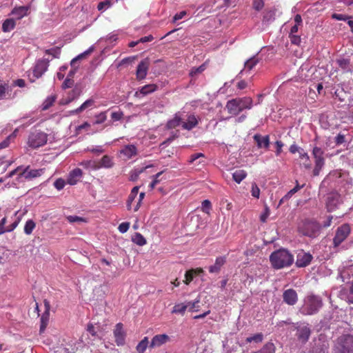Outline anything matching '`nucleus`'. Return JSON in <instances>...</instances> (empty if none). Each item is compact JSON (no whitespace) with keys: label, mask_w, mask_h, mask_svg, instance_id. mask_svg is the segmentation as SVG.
<instances>
[{"label":"nucleus","mask_w":353,"mask_h":353,"mask_svg":"<svg viewBox=\"0 0 353 353\" xmlns=\"http://www.w3.org/2000/svg\"><path fill=\"white\" fill-rule=\"evenodd\" d=\"M106 111L101 112L95 116L96 120L94 124H101L104 123L107 119Z\"/></svg>","instance_id":"49530a36"},{"label":"nucleus","mask_w":353,"mask_h":353,"mask_svg":"<svg viewBox=\"0 0 353 353\" xmlns=\"http://www.w3.org/2000/svg\"><path fill=\"white\" fill-rule=\"evenodd\" d=\"M99 170L101 168H111L114 166L112 157L104 155L100 160L97 161Z\"/></svg>","instance_id":"5701e85b"},{"label":"nucleus","mask_w":353,"mask_h":353,"mask_svg":"<svg viewBox=\"0 0 353 353\" xmlns=\"http://www.w3.org/2000/svg\"><path fill=\"white\" fill-rule=\"evenodd\" d=\"M335 353H353V336L345 334L340 336L335 344Z\"/></svg>","instance_id":"20e7f679"},{"label":"nucleus","mask_w":353,"mask_h":353,"mask_svg":"<svg viewBox=\"0 0 353 353\" xmlns=\"http://www.w3.org/2000/svg\"><path fill=\"white\" fill-rule=\"evenodd\" d=\"M74 84V81L71 78H67L64 80L61 87L63 89H67L72 87Z\"/></svg>","instance_id":"e2e57ef3"},{"label":"nucleus","mask_w":353,"mask_h":353,"mask_svg":"<svg viewBox=\"0 0 353 353\" xmlns=\"http://www.w3.org/2000/svg\"><path fill=\"white\" fill-rule=\"evenodd\" d=\"M247 176V173L243 170H237L232 174V179L237 183H240Z\"/></svg>","instance_id":"f704fd0d"},{"label":"nucleus","mask_w":353,"mask_h":353,"mask_svg":"<svg viewBox=\"0 0 353 353\" xmlns=\"http://www.w3.org/2000/svg\"><path fill=\"white\" fill-rule=\"evenodd\" d=\"M225 263V257L219 256L216 259L214 265L209 267V272L210 273H218L220 272L221 267Z\"/></svg>","instance_id":"393cba45"},{"label":"nucleus","mask_w":353,"mask_h":353,"mask_svg":"<svg viewBox=\"0 0 353 353\" xmlns=\"http://www.w3.org/2000/svg\"><path fill=\"white\" fill-rule=\"evenodd\" d=\"M294 329L296 330V336L298 338V340L302 343H305L310 336L311 330L309 327L308 325L305 323H301L298 325H293Z\"/></svg>","instance_id":"ddd939ff"},{"label":"nucleus","mask_w":353,"mask_h":353,"mask_svg":"<svg viewBox=\"0 0 353 353\" xmlns=\"http://www.w3.org/2000/svg\"><path fill=\"white\" fill-rule=\"evenodd\" d=\"M65 185V181L61 178L57 179L54 183V186L58 190H62L64 188Z\"/></svg>","instance_id":"13d9d810"},{"label":"nucleus","mask_w":353,"mask_h":353,"mask_svg":"<svg viewBox=\"0 0 353 353\" xmlns=\"http://www.w3.org/2000/svg\"><path fill=\"white\" fill-rule=\"evenodd\" d=\"M129 228H130V223L123 222L119 225L118 229L120 232L125 233L128 230Z\"/></svg>","instance_id":"338daca9"},{"label":"nucleus","mask_w":353,"mask_h":353,"mask_svg":"<svg viewBox=\"0 0 353 353\" xmlns=\"http://www.w3.org/2000/svg\"><path fill=\"white\" fill-rule=\"evenodd\" d=\"M114 336L115 337V342L117 345H122L125 343V333L123 330V325L119 323L116 325L114 330Z\"/></svg>","instance_id":"aec40b11"},{"label":"nucleus","mask_w":353,"mask_h":353,"mask_svg":"<svg viewBox=\"0 0 353 353\" xmlns=\"http://www.w3.org/2000/svg\"><path fill=\"white\" fill-rule=\"evenodd\" d=\"M83 172L80 168H75L72 170L67 179L68 183L70 185H75L78 182L79 179L82 176Z\"/></svg>","instance_id":"4be33fe9"},{"label":"nucleus","mask_w":353,"mask_h":353,"mask_svg":"<svg viewBox=\"0 0 353 353\" xmlns=\"http://www.w3.org/2000/svg\"><path fill=\"white\" fill-rule=\"evenodd\" d=\"M9 88L8 83L0 79V101L6 98Z\"/></svg>","instance_id":"2f4dec72"},{"label":"nucleus","mask_w":353,"mask_h":353,"mask_svg":"<svg viewBox=\"0 0 353 353\" xmlns=\"http://www.w3.org/2000/svg\"><path fill=\"white\" fill-rule=\"evenodd\" d=\"M199 299H196L195 300L194 302H187L185 303V305H189V307H188V309L190 310V311H197L198 310V308H199Z\"/></svg>","instance_id":"4d7b16f0"},{"label":"nucleus","mask_w":353,"mask_h":353,"mask_svg":"<svg viewBox=\"0 0 353 353\" xmlns=\"http://www.w3.org/2000/svg\"><path fill=\"white\" fill-rule=\"evenodd\" d=\"M170 336L165 334H157L152 339L149 347L150 348L160 347L170 341Z\"/></svg>","instance_id":"a211bd4d"},{"label":"nucleus","mask_w":353,"mask_h":353,"mask_svg":"<svg viewBox=\"0 0 353 353\" xmlns=\"http://www.w3.org/2000/svg\"><path fill=\"white\" fill-rule=\"evenodd\" d=\"M55 100H56L55 95H51V96L47 97V99L43 103L42 109L43 110H46L49 109L54 104Z\"/></svg>","instance_id":"c03bdc74"},{"label":"nucleus","mask_w":353,"mask_h":353,"mask_svg":"<svg viewBox=\"0 0 353 353\" xmlns=\"http://www.w3.org/2000/svg\"><path fill=\"white\" fill-rule=\"evenodd\" d=\"M204 275V270L201 268H192L185 272L183 283L187 285L191 282L199 284V282L203 280Z\"/></svg>","instance_id":"0eeeda50"},{"label":"nucleus","mask_w":353,"mask_h":353,"mask_svg":"<svg viewBox=\"0 0 353 353\" xmlns=\"http://www.w3.org/2000/svg\"><path fill=\"white\" fill-rule=\"evenodd\" d=\"M324 151L319 147L315 146L312 150V155L315 160V166L313 170V175L316 176L319 174L321 170L325 164L323 157Z\"/></svg>","instance_id":"6e6552de"},{"label":"nucleus","mask_w":353,"mask_h":353,"mask_svg":"<svg viewBox=\"0 0 353 353\" xmlns=\"http://www.w3.org/2000/svg\"><path fill=\"white\" fill-rule=\"evenodd\" d=\"M259 61V59L256 56H253L245 61L244 64V70L248 71L252 70L256 65Z\"/></svg>","instance_id":"72a5a7b5"},{"label":"nucleus","mask_w":353,"mask_h":353,"mask_svg":"<svg viewBox=\"0 0 353 353\" xmlns=\"http://www.w3.org/2000/svg\"><path fill=\"white\" fill-rule=\"evenodd\" d=\"M322 307V301L319 296L309 295L304 299L300 312L304 315H312L318 312Z\"/></svg>","instance_id":"7ed1b4c3"},{"label":"nucleus","mask_w":353,"mask_h":353,"mask_svg":"<svg viewBox=\"0 0 353 353\" xmlns=\"http://www.w3.org/2000/svg\"><path fill=\"white\" fill-rule=\"evenodd\" d=\"M48 66L49 60L44 59L38 60L32 70L34 79L30 78V81L34 82L35 79L41 77L48 70Z\"/></svg>","instance_id":"9b49d317"},{"label":"nucleus","mask_w":353,"mask_h":353,"mask_svg":"<svg viewBox=\"0 0 353 353\" xmlns=\"http://www.w3.org/2000/svg\"><path fill=\"white\" fill-rule=\"evenodd\" d=\"M137 197V196H136L135 194H133L131 192L130 193V194L128 197V199H127V202H126L127 209L128 210H131L132 209V203L134 201H135V199Z\"/></svg>","instance_id":"6e6d98bb"},{"label":"nucleus","mask_w":353,"mask_h":353,"mask_svg":"<svg viewBox=\"0 0 353 353\" xmlns=\"http://www.w3.org/2000/svg\"><path fill=\"white\" fill-rule=\"evenodd\" d=\"M16 26V21L14 18H8L3 21L1 30L3 32H9L14 30Z\"/></svg>","instance_id":"c85d7f7f"},{"label":"nucleus","mask_w":353,"mask_h":353,"mask_svg":"<svg viewBox=\"0 0 353 353\" xmlns=\"http://www.w3.org/2000/svg\"><path fill=\"white\" fill-rule=\"evenodd\" d=\"M338 64L341 68L345 70H350V62L348 59H342L338 60Z\"/></svg>","instance_id":"09e8293b"},{"label":"nucleus","mask_w":353,"mask_h":353,"mask_svg":"<svg viewBox=\"0 0 353 353\" xmlns=\"http://www.w3.org/2000/svg\"><path fill=\"white\" fill-rule=\"evenodd\" d=\"M274 345L272 343H268L260 350L254 353H274Z\"/></svg>","instance_id":"79ce46f5"},{"label":"nucleus","mask_w":353,"mask_h":353,"mask_svg":"<svg viewBox=\"0 0 353 353\" xmlns=\"http://www.w3.org/2000/svg\"><path fill=\"white\" fill-rule=\"evenodd\" d=\"M340 296L341 299L353 303V288H342Z\"/></svg>","instance_id":"7c9ffc66"},{"label":"nucleus","mask_w":353,"mask_h":353,"mask_svg":"<svg viewBox=\"0 0 353 353\" xmlns=\"http://www.w3.org/2000/svg\"><path fill=\"white\" fill-rule=\"evenodd\" d=\"M198 121L194 114H190L188 117L185 122L183 121L182 128L184 130H190L196 126Z\"/></svg>","instance_id":"bb28decb"},{"label":"nucleus","mask_w":353,"mask_h":353,"mask_svg":"<svg viewBox=\"0 0 353 353\" xmlns=\"http://www.w3.org/2000/svg\"><path fill=\"white\" fill-rule=\"evenodd\" d=\"M123 117L122 111L113 112L111 114V118L114 121H120Z\"/></svg>","instance_id":"680f3d73"},{"label":"nucleus","mask_w":353,"mask_h":353,"mask_svg":"<svg viewBox=\"0 0 353 353\" xmlns=\"http://www.w3.org/2000/svg\"><path fill=\"white\" fill-rule=\"evenodd\" d=\"M270 261L274 268L281 269L290 266L294 261V256L287 250L279 249L271 254Z\"/></svg>","instance_id":"f257e3e1"},{"label":"nucleus","mask_w":353,"mask_h":353,"mask_svg":"<svg viewBox=\"0 0 353 353\" xmlns=\"http://www.w3.org/2000/svg\"><path fill=\"white\" fill-rule=\"evenodd\" d=\"M206 68V65L205 63L201 65L200 66L197 68H192L190 72V75L193 77L198 74H201L203 72Z\"/></svg>","instance_id":"a18cd8bd"},{"label":"nucleus","mask_w":353,"mask_h":353,"mask_svg":"<svg viewBox=\"0 0 353 353\" xmlns=\"http://www.w3.org/2000/svg\"><path fill=\"white\" fill-rule=\"evenodd\" d=\"M149 66L150 61L148 59H145L140 61L137 65L136 71V77L137 80L141 81L146 77Z\"/></svg>","instance_id":"4468645a"},{"label":"nucleus","mask_w":353,"mask_h":353,"mask_svg":"<svg viewBox=\"0 0 353 353\" xmlns=\"http://www.w3.org/2000/svg\"><path fill=\"white\" fill-rule=\"evenodd\" d=\"M253 106V100L251 97H244L229 100L225 105L229 114L237 116L243 110H250Z\"/></svg>","instance_id":"f03ea898"},{"label":"nucleus","mask_w":353,"mask_h":353,"mask_svg":"<svg viewBox=\"0 0 353 353\" xmlns=\"http://www.w3.org/2000/svg\"><path fill=\"white\" fill-rule=\"evenodd\" d=\"M94 48L92 47L90 48L88 50H86L85 52L80 54L79 55H78L76 58L73 59L72 61H71V63H70V65L72 67L74 66V63L77 61V60H79V59H81L83 58H84L86 55L90 54L92 51H93Z\"/></svg>","instance_id":"8fccbe9b"},{"label":"nucleus","mask_w":353,"mask_h":353,"mask_svg":"<svg viewBox=\"0 0 353 353\" xmlns=\"http://www.w3.org/2000/svg\"><path fill=\"white\" fill-rule=\"evenodd\" d=\"M80 165L85 169H92L94 170H99L97 161L88 160L82 161Z\"/></svg>","instance_id":"e433bc0d"},{"label":"nucleus","mask_w":353,"mask_h":353,"mask_svg":"<svg viewBox=\"0 0 353 353\" xmlns=\"http://www.w3.org/2000/svg\"><path fill=\"white\" fill-rule=\"evenodd\" d=\"M48 141V135L46 133L35 130L32 132L28 137V145L32 148H38L44 145Z\"/></svg>","instance_id":"423d86ee"},{"label":"nucleus","mask_w":353,"mask_h":353,"mask_svg":"<svg viewBox=\"0 0 353 353\" xmlns=\"http://www.w3.org/2000/svg\"><path fill=\"white\" fill-rule=\"evenodd\" d=\"M211 208H212V205H211V202L209 200L206 199L202 202L201 210L203 212L209 214Z\"/></svg>","instance_id":"5fc2aeb1"},{"label":"nucleus","mask_w":353,"mask_h":353,"mask_svg":"<svg viewBox=\"0 0 353 353\" xmlns=\"http://www.w3.org/2000/svg\"><path fill=\"white\" fill-rule=\"evenodd\" d=\"M270 214L269 208L265 205L263 213L260 216V221L263 223L266 222L268 217Z\"/></svg>","instance_id":"052dcab7"},{"label":"nucleus","mask_w":353,"mask_h":353,"mask_svg":"<svg viewBox=\"0 0 353 353\" xmlns=\"http://www.w3.org/2000/svg\"><path fill=\"white\" fill-rule=\"evenodd\" d=\"M158 86L156 84H148L139 89V92L143 95H147L152 93L157 90Z\"/></svg>","instance_id":"473e14b6"},{"label":"nucleus","mask_w":353,"mask_h":353,"mask_svg":"<svg viewBox=\"0 0 353 353\" xmlns=\"http://www.w3.org/2000/svg\"><path fill=\"white\" fill-rule=\"evenodd\" d=\"M150 345L148 338L145 336L137 345L136 350L138 353H145L147 347Z\"/></svg>","instance_id":"c9c22d12"},{"label":"nucleus","mask_w":353,"mask_h":353,"mask_svg":"<svg viewBox=\"0 0 353 353\" xmlns=\"http://www.w3.org/2000/svg\"><path fill=\"white\" fill-rule=\"evenodd\" d=\"M351 230L348 224H343L336 231L333 239V245L335 248L339 246L349 236Z\"/></svg>","instance_id":"1a4fd4ad"},{"label":"nucleus","mask_w":353,"mask_h":353,"mask_svg":"<svg viewBox=\"0 0 353 353\" xmlns=\"http://www.w3.org/2000/svg\"><path fill=\"white\" fill-rule=\"evenodd\" d=\"M50 318V311H44L41 317L40 332H43L48 325Z\"/></svg>","instance_id":"58836bf2"},{"label":"nucleus","mask_w":353,"mask_h":353,"mask_svg":"<svg viewBox=\"0 0 353 353\" xmlns=\"http://www.w3.org/2000/svg\"><path fill=\"white\" fill-rule=\"evenodd\" d=\"M144 196H145V193L144 192H141L139 194V198L137 199V201H136L137 204H136V205L133 208V210L134 212L138 211V210L139 209V208L141 206V203L142 200L143 199Z\"/></svg>","instance_id":"69168bd1"},{"label":"nucleus","mask_w":353,"mask_h":353,"mask_svg":"<svg viewBox=\"0 0 353 353\" xmlns=\"http://www.w3.org/2000/svg\"><path fill=\"white\" fill-rule=\"evenodd\" d=\"M137 154V148L132 144L126 145L120 150V154L124 157L125 160H129L136 157Z\"/></svg>","instance_id":"f3484780"},{"label":"nucleus","mask_w":353,"mask_h":353,"mask_svg":"<svg viewBox=\"0 0 353 353\" xmlns=\"http://www.w3.org/2000/svg\"><path fill=\"white\" fill-rule=\"evenodd\" d=\"M254 139L257 144L259 148H268L270 145V138L269 136L262 137L260 134H255L254 136Z\"/></svg>","instance_id":"a878e982"},{"label":"nucleus","mask_w":353,"mask_h":353,"mask_svg":"<svg viewBox=\"0 0 353 353\" xmlns=\"http://www.w3.org/2000/svg\"><path fill=\"white\" fill-rule=\"evenodd\" d=\"M299 157L301 160H303V165L304 168L306 169H310L312 165L307 153L305 152L304 151H301V152L299 154Z\"/></svg>","instance_id":"ea45409f"},{"label":"nucleus","mask_w":353,"mask_h":353,"mask_svg":"<svg viewBox=\"0 0 353 353\" xmlns=\"http://www.w3.org/2000/svg\"><path fill=\"white\" fill-rule=\"evenodd\" d=\"M68 222L72 223L74 222H85V219L78 216H68L66 217Z\"/></svg>","instance_id":"bf43d9fd"},{"label":"nucleus","mask_w":353,"mask_h":353,"mask_svg":"<svg viewBox=\"0 0 353 353\" xmlns=\"http://www.w3.org/2000/svg\"><path fill=\"white\" fill-rule=\"evenodd\" d=\"M276 10L274 8H267L263 12V23H269L275 19Z\"/></svg>","instance_id":"b1692460"},{"label":"nucleus","mask_w":353,"mask_h":353,"mask_svg":"<svg viewBox=\"0 0 353 353\" xmlns=\"http://www.w3.org/2000/svg\"><path fill=\"white\" fill-rule=\"evenodd\" d=\"M81 94V90L74 88L68 93V96L65 98H62L59 101V104L61 105H65L73 101L74 99H77Z\"/></svg>","instance_id":"412c9836"},{"label":"nucleus","mask_w":353,"mask_h":353,"mask_svg":"<svg viewBox=\"0 0 353 353\" xmlns=\"http://www.w3.org/2000/svg\"><path fill=\"white\" fill-rule=\"evenodd\" d=\"M283 297L284 302L290 305H294L298 301L297 293L292 288L285 290Z\"/></svg>","instance_id":"6ab92c4d"},{"label":"nucleus","mask_w":353,"mask_h":353,"mask_svg":"<svg viewBox=\"0 0 353 353\" xmlns=\"http://www.w3.org/2000/svg\"><path fill=\"white\" fill-rule=\"evenodd\" d=\"M35 226L36 224L32 219L28 220L24 226L25 234L28 235L31 234L32 231L35 228Z\"/></svg>","instance_id":"37998d69"},{"label":"nucleus","mask_w":353,"mask_h":353,"mask_svg":"<svg viewBox=\"0 0 353 353\" xmlns=\"http://www.w3.org/2000/svg\"><path fill=\"white\" fill-rule=\"evenodd\" d=\"M183 121L180 112L175 114L174 118L168 121L166 128L168 129H174L177 126L182 125Z\"/></svg>","instance_id":"cd10ccee"},{"label":"nucleus","mask_w":353,"mask_h":353,"mask_svg":"<svg viewBox=\"0 0 353 353\" xmlns=\"http://www.w3.org/2000/svg\"><path fill=\"white\" fill-rule=\"evenodd\" d=\"M150 167H152V165H148V166L141 168L140 169H135L132 172V174L130 176L131 180L132 181L136 180L140 174L143 172L148 168H150Z\"/></svg>","instance_id":"3c124183"},{"label":"nucleus","mask_w":353,"mask_h":353,"mask_svg":"<svg viewBox=\"0 0 353 353\" xmlns=\"http://www.w3.org/2000/svg\"><path fill=\"white\" fill-rule=\"evenodd\" d=\"M321 228V225L317 221L305 220L299 226V231L305 236L314 237L319 234Z\"/></svg>","instance_id":"39448f33"},{"label":"nucleus","mask_w":353,"mask_h":353,"mask_svg":"<svg viewBox=\"0 0 353 353\" xmlns=\"http://www.w3.org/2000/svg\"><path fill=\"white\" fill-rule=\"evenodd\" d=\"M163 174V171L158 172L157 174H155L153 177L154 179L150 184V188L151 189H154L155 185L159 183V177Z\"/></svg>","instance_id":"0e129e2a"},{"label":"nucleus","mask_w":353,"mask_h":353,"mask_svg":"<svg viewBox=\"0 0 353 353\" xmlns=\"http://www.w3.org/2000/svg\"><path fill=\"white\" fill-rule=\"evenodd\" d=\"M94 103L95 101L93 99H88L84 103H83L80 107L71 111V113L73 114H79V113L85 110L86 108L93 106Z\"/></svg>","instance_id":"c756f323"},{"label":"nucleus","mask_w":353,"mask_h":353,"mask_svg":"<svg viewBox=\"0 0 353 353\" xmlns=\"http://www.w3.org/2000/svg\"><path fill=\"white\" fill-rule=\"evenodd\" d=\"M263 336L261 333H258L254 334V336L248 337L246 339L247 342L251 343V342H256V343H260L263 341Z\"/></svg>","instance_id":"864d4df0"},{"label":"nucleus","mask_w":353,"mask_h":353,"mask_svg":"<svg viewBox=\"0 0 353 353\" xmlns=\"http://www.w3.org/2000/svg\"><path fill=\"white\" fill-rule=\"evenodd\" d=\"M45 172V169H30V166L28 165L23 168V170L18 174L17 180L24 178L26 180H32L33 179L41 176Z\"/></svg>","instance_id":"9d476101"},{"label":"nucleus","mask_w":353,"mask_h":353,"mask_svg":"<svg viewBox=\"0 0 353 353\" xmlns=\"http://www.w3.org/2000/svg\"><path fill=\"white\" fill-rule=\"evenodd\" d=\"M45 53L50 54L54 58H59L61 54V48L59 47H55L53 48L46 50Z\"/></svg>","instance_id":"de8ad7c7"},{"label":"nucleus","mask_w":353,"mask_h":353,"mask_svg":"<svg viewBox=\"0 0 353 353\" xmlns=\"http://www.w3.org/2000/svg\"><path fill=\"white\" fill-rule=\"evenodd\" d=\"M132 240L134 243L140 246H143L146 244L145 239L141 234L139 232L135 233V234L132 236Z\"/></svg>","instance_id":"a19ab883"},{"label":"nucleus","mask_w":353,"mask_h":353,"mask_svg":"<svg viewBox=\"0 0 353 353\" xmlns=\"http://www.w3.org/2000/svg\"><path fill=\"white\" fill-rule=\"evenodd\" d=\"M265 0H252V8L256 11H261L265 5Z\"/></svg>","instance_id":"603ef678"},{"label":"nucleus","mask_w":353,"mask_h":353,"mask_svg":"<svg viewBox=\"0 0 353 353\" xmlns=\"http://www.w3.org/2000/svg\"><path fill=\"white\" fill-rule=\"evenodd\" d=\"M188 307H189V305H185V303L176 304L172 308V313L183 315Z\"/></svg>","instance_id":"4c0bfd02"},{"label":"nucleus","mask_w":353,"mask_h":353,"mask_svg":"<svg viewBox=\"0 0 353 353\" xmlns=\"http://www.w3.org/2000/svg\"><path fill=\"white\" fill-rule=\"evenodd\" d=\"M313 256L310 253L299 252L296 256V265L299 268L307 266L312 261Z\"/></svg>","instance_id":"2eb2a0df"},{"label":"nucleus","mask_w":353,"mask_h":353,"mask_svg":"<svg viewBox=\"0 0 353 353\" xmlns=\"http://www.w3.org/2000/svg\"><path fill=\"white\" fill-rule=\"evenodd\" d=\"M260 194V189L254 183L252 187V196L255 198H259Z\"/></svg>","instance_id":"774afa93"},{"label":"nucleus","mask_w":353,"mask_h":353,"mask_svg":"<svg viewBox=\"0 0 353 353\" xmlns=\"http://www.w3.org/2000/svg\"><path fill=\"white\" fill-rule=\"evenodd\" d=\"M342 203L341 195L338 192H331L327 195L326 199V208L330 212L334 211Z\"/></svg>","instance_id":"f8f14e48"},{"label":"nucleus","mask_w":353,"mask_h":353,"mask_svg":"<svg viewBox=\"0 0 353 353\" xmlns=\"http://www.w3.org/2000/svg\"><path fill=\"white\" fill-rule=\"evenodd\" d=\"M30 9L29 6H16L12 10L10 14L14 16V19L20 20L29 14Z\"/></svg>","instance_id":"dca6fc26"}]
</instances>
